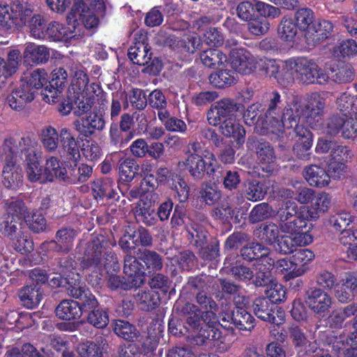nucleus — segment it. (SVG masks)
<instances>
[{
	"label": "nucleus",
	"instance_id": "f257e3e1",
	"mask_svg": "<svg viewBox=\"0 0 357 357\" xmlns=\"http://www.w3.org/2000/svg\"><path fill=\"white\" fill-rule=\"evenodd\" d=\"M301 116L302 105L298 100H293L282 109L279 119L274 121L271 127L264 126V121L259 119L255 126V132L261 135L273 134L278 137L284 130L294 128L296 137L294 151L299 158L308 160V151L311 149L313 142L312 134L303 126L298 124Z\"/></svg>",
	"mask_w": 357,
	"mask_h": 357
},
{
	"label": "nucleus",
	"instance_id": "f03ea898",
	"mask_svg": "<svg viewBox=\"0 0 357 357\" xmlns=\"http://www.w3.org/2000/svg\"><path fill=\"white\" fill-rule=\"evenodd\" d=\"M279 79L284 86L291 85L296 79L306 84H324L327 82L328 76L312 60L297 57L284 61L283 75Z\"/></svg>",
	"mask_w": 357,
	"mask_h": 357
},
{
	"label": "nucleus",
	"instance_id": "7ed1b4c3",
	"mask_svg": "<svg viewBox=\"0 0 357 357\" xmlns=\"http://www.w3.org/2000/svg\"><path fill=\"white\" fill-rule=\"evenodd\" d=\"M68 294L79 299L84 311L91 310L87 316V321L98 328H103L109 323V317L106 311L96 307L98 301L91 291L84 287L74 285L68 288Z\"/></svg>",
	"mask_w": 357,
	"mask_h": 357
},
{
	"label": "nucleus",
	"instance_id": "20e7f679",
	"mask_svg": "<svg viewBox=\"0 0 357 357\" xmlns=\"http://www.w3.org/2000/svg\"><path fill=\"white\" fill-rule=\"evenodd\" d=\"M33 13V9L19 1L10 5L0 4V26L5 30L19 29L25 26Z\"/></svg>",
	"mask_w": 357,
	"mask_h": 357
},
{
	"label": "nucleus",
	"instance_id": "39448f33",
	"mask_svg": "<svg viewBox=\"0 0 357 357\" xmlns=\"http://www.w3.org/2000/svg\"><path fill=\"white\" fill-rule=\"evenodd\" d=\"M182 163L196 181L204 179L206 175L213 176L219 167L214 155L208 152L204 156L191 153Z\"/></svg>",
	"mask_w": 357,
	"mask_h": 357
},
{
	"label": "nucleus",
	"instance_id": "423d86ee",
	"mask_svg": "<svg viewBox=\"0 0 357 357\" xmlns=\"http://www.w3.org/2000/svg\"><path fill=\"white\" fill-rule=\"evenodd\" d=\"M37 142L29 136L22 137L18 141L10 137L3 141L2 149L6 155L13 159L20 154L26 162L35 161L37 158Z\"/></svg>",
	"mask_w": 357,
	"mask_h": 357
},
{
	"label": "nucleus",
	"instance_id": "0eeeda50",
	"mask_svg": "<svg viewBox=\"0 0 357 357\" xmlns=\"http://www.w3.org/2000/svg\"><path fill=\"white\" fill-rule=\"evenodd\" d=\"M105 238L102 235L93 237L84 248L81 266L84 269L91 270L96 273H100L101 257L105 250Z\"/></svg>",
	"mask_w": 357,
	"mask_h": 357
},
{
	"label": "nucleus",
	"instance_id": "6e6552de",
	"mask_svg": "<svg viewBox=\"0 0 357 357\" xmlns=\"http://www.w3.org/2000/svg\"><path fill=\"white\" fill-rule=\"evenodd\" d=\"M325 105L326 98L324 94L319 93H311L307 98V102L302 105V116L312 128H315L321 124Z\"/></svg>",
	"mask_w": 357,
	"mask_h": 357
},
{
	"label": "nucleus",
	"instance_id": "1a4fd4ad",
	"mask_svg": "<svg viewBox=\"0 0 357 357\" xmlns=\"http://www.w3.org/2000/svg\"><path fill=\"white\" fill-rule=\"evenodd\" d=\"M128 57L133 63L139 66H146V71L157 73L161 70L162 66L158 59H152L151 53L148 45L143 40L138 41L128 50Z\"/></svg>",
	"mask_w": 357,
	"mask_h": 357
},
{
	"label": "nucleus",
	"instance_id": "9d476101",
	"mask_svg": "<svg viewBox=\"0 0 357 357\" xmlns=\"http://www.w3.org/2000/svg\"><path fill=\"white\" fill-rule=\"evenodd\" d=\"M83 36V29L79 24L77 26L68 21V26L56 21H52L47 25L45 29V38L54 42H68L75 38L78 39Z\"/></svg>",
	"mask_w": 357,
	"mask_h": 357
},
{
	"label": "nucleus",
	"instance_id": "9b49d317",
	"mask_svg": "<svg viewBox=\"0 0 357 357\" xmlns=\"http://www.w3.org/2000/svg\"><path fill=\"white\" fill-rule=\"evenodd\" d=\"M242 105L234 100L223 98L213 105L208 112L207 120L210 125L216 126L225 119L234 118Z\"/></svg>",
	"mask_w": 357,
	"mask_h": 357
},
{
	"label": "nucleus",
	"instance_id": "f8f14e48",
	"mask_svg": "<svg viewBox=\"0 0 357 357\" xmlns=\"http://www.w3.org/2000/svg\"><path fill=\"white\" fill-rule=\"evenodd\" d=\"M231 66L238 73L250 75L259 70L260 59L243 49L231 51Z\"/></svg>",
	"mask_w": 357,
	"mask_h": 357
},
{
	"label": "nucleus",
	"instance_id": "ddd939ff",
	"mask_svg": "<svg viewBox=\"0 0 357 357\" xmlns=\"http://www.w3.org/2000/svg\"><path fill=\"white\" fill-rule=\"evenodd\" d=\"M73 127L83 137H89L96 131H102L105 128V120L102 114L91 112L75 120Z\"/></svg>",
	"mask_w": 357,
	"mask_h": 357
},
{
	"label": "nucleus",
	"instance_id": "4468645a",
	"mask_svg": "<svg viewBox=\"0 0 357 357\" xmlns=\"http://www.w3.org/2000/svg\"><path fill=\"white\" fill-rule=\"evenodd\" d=\"M305 303L313 312L322 314L329 310L332 305V298L323 289L313 287L307 291Z\"/></svg>",
	"mask_w": 357,
	"mask_h": 357
},
{
	"label": "nucleus",
	"instance_id": "2eb2a0df",
	"mask_svg": "<svg viewBox=\"0 0 357 357\" xmlns=\"http://www.w3.org/2000/svg\"><path fill=\"white\" fill-rule=\"evenodd\" d=\"M67 19L70 22L75 23V26L81 25L83 29H92L98 23V18L86 6H83V3H75Z\"/></svg>",
	"mask_w": 357,
	"mask_h": 357
},
{
	"label": "nucleus",
	"instance_id": "dca6fc26",
	"mask_svg": "<svg viewBox=\"0 0 357 357\" xmlns=\"http://www.w3.org/2000/svg\"><path fill=\"white\" fill-rule=\"evenodd\" d=\"M144 266L130 254L124 258L123 273L135 287H139L145 280Z\"/></svg>",
	"mask_w": 357,
	"mask_h": 357
},
{
	"label": "nucleus",
	"instance_id": "f3484780",
	"mask_svg": "<svg viewBox=\"0 0 357 357\" xmlns=\"http://www.w3.org/2000/svg\"><path fill=\"white\" fill-rule=\"evenodd\" d=\"M246 146L250 151L257 153V158L261 162L270 164L274 162L275 153L269 142L263 139H258L254 136H250Z\"/></svg>",
	"mask_w": 357,
	"mask_h": 357
},
{
	"label": "nucleus",
	"instance_id": "a211bd4d",
	"mask_svg": "<svg viewBox=\"0 0 357 357\" xmlns=\"http://www.w3.org/2000/svg\"><path fill=\"white\" fill-rule=\"evenodd\" d=\"M5 165L3 169V184L7 188L15 189L22 182V168L16 165L15 159L7 155L5 158Z\"/></svg>",
	"mask_w": 357,
	"mask_h": 357
},
{
	"label": "nucleus",
	"instance_id": "6ab92c4d",
	"mask_svg": "<svg viewBox=\"0 0 357 357\" xmlns=\"http://www.w3.org/2000/svg\"><path fill=\"white\" fill-rule=\"evenodd\" d=\"M256 273L253 281L256 287H265L273 284V277L271 271L275 266L273 258H262L255 264Z\"/></svg>",
	"mask_w": 357,
	"mask_h": 357
},
{
	"label": "nucleus",
	"instance_id": "aec40b11",
	"mask_svg": "<svg viewBox=\"0 0 357 357\" xmlns=\"http://www.w3.org/2000/svg\"><path fill=\"white\" fill-rule=\"evenodd\" d=\"M50 49L44 45H37L34 43L26 44L23 52V58L25 61L35 64H43L50 59Z\"/></svg>",
	"mask_w": 357,
	"mask_h": 357
},
{
	"label": "nucleus",
	"instance_id": "412c9836",
	"mask_svg": "<svg viewBox=\"0 0 357 357\" xmlns=\"http://www.w3.org/2000/svg\"><path fill=\"white\" fill-rule=\"evenodd\" d=\"M109 344L107 340L102 337H97L94 342L82 343L77 347V352L82 357H103L107 352Z\"/></svg>",
	"mask_w": 357,
	"mask_h": 357
},
{
	"label": "nucleus",
	"instance_id": "4be33fe9",
	"mask_svg": "<svg viewBox=\"0 0 357 357\" xmlns=\"http://www.w3.org/2000/svg\"><path fill=\"white\" fill-rule=\"evenodd\" d=\"M220 130L226 137H233L236 144L242 146L245 142V130L234 118L225 119L220 123Z\"/></svg>",
	"mask_w": 357,
	"mask_h": 357
},
{
	"label": "nucleus",
	"instance_id": "5701e85b",
	"mask_svg": "<svg viewBox=\"0 0 357 357\" xmlns=\"http://www.w3.org/2000/svg\"><path fill=\"white\" fill-rule=\"evenodd\" d=\"M333 31V24L328 20L314 23L305 34L308 43H319L328 38Z\"/></svg>",
	"mask_w": 357,
	"mask_h": 357
},
{
	"label": "nucleus",
	"instance_id": "b1692460",
	"mask_svg": "<svg viewBox=\"0 0 357 357\" xmlns=\"http://www.w3.org/2000/svg\"><path fill=\"white\" fill-rule=\"evenodd\" d=\"M61 146L67 154V158L77 162L80 158L79 146L77 140L67 128H63L59 131Z\"/></svg>",
	"mask_w": 357,
	"mask_h": 357
},
{
	"label": "nucleus",
	"instance_id": "393cba45",
	"mask_svg": "<svg viewBox=\"0 0 357 357\" xmlns=\"http://www.w3.org/2000/svg\"><path fill=\"white\" fill-rule=\"evenodd\" d=\"M253 311L255 314L260 319L268 321L276 325H279V322L275 317L274 310L277 307L275 304L266 298H259L255 299L253 303Z\"/></svg>",
	"mask_w": 357,
	"mask_h": 357
},
{
	"label": "nucleus",
	"instance_id": "a878e982",
	"mask_svg": "<svg viewBox=\"0 0 357 357\" xmlns=\"http://www.w3.org/2000/svg\"><path fill=\"white\" fill-rule=\"evenodd\" d=\"M222 332L213 326L208 325L202 327L197 335L192 339V344L205 348H212Z\"/></svg>",
	"mask_w": 357,
	"mask_h": 357
},
{
	"label": "nucleus",
	"instance_id": "bb28decb",
	"mask_svg": "<svg viewBox=\"0 0 357 357\" xmlns=\"http://www.w3.org/2000/svg\"><path fill=\"white\" fill-rule=\"evenodd\" d=\"M68 68L73 77L70 91H72L76 95L83 93L89 84V78L84 70L83 66L78 63H72Z\"/></svg>",
	"mask_w": 357,
	"mask_h": 357
},
{
	"label": "nucleus",
	"instance_id": "cd10ccee",
	"mask_svg": "<svg viewBox=\"0 0 357 357\" xmlns=\"http://www.w3.org/2000/svg\"><path fill=\"white\" fill-rule=\"evenodd\" d=\"M305 178L310 185L316 188L327 186L331 180L329 174L318 165H310L305 170Z\"/></svg>",
	"mask_w": 357,
	"mask_h": 357
},
{
	"label": "nucleus",
	"instance_id": "c85d7f7f",
	"mask_svg": "<svg viewBox=\"0 0 357 357\" xmlns=\"http://www.w3.org/2000/svg\"><path fill=\"white\" fill-rule=\"evenodd\" d=\"M83 306L73 300H63L55 309L58 318L63 320H71L79 318L82 314Z\"/></svg>",
	"mask_w": 357,
	"mask_h": 357
},
{
	"label": "nucleus",
	"instance_id": "c756f323",
	"mask_svg": "<svg viewBox=\"0 0 357 357\" xmlns=\"http://www.w3.org/2000/svg\"><path fill=\"white\" fill-rule=\"evenodd\" d=\"M47 82V73L45 69L38 68L31 73L26 80H22L20 86L27 92H31L34 98L35 93Z\"/></svg>",
	"mask_w": 357,
	"mask_h": 357
},
{
	"label": "nucleus",
	"instance_id": "7c9ffc66",
	"mask_svg": "<svg viewBox=\"0 0 357 357\" xmlns=\"http://www.w3.org/2000/svg\"><path fill=\"white\" fill-rule=\"evenodd\" d=\"M281 96L278 91H273L269 96L268 107L265 113V117L261 118L264 121V126L271 127L274 121L279 119L282 112Z\"/></svg>",
	"mask_w": 357,
	"mask_h": 357
},
{
	"label": "nucleus",
	"instance_id": "2f4dec72",
	"mask_svg": "<svg viewBox=\"0 0 357 357\" xmlns=\"http://www.w3.org/2000/svg\"><path fill=\"white\" fill-rule=\"evenodd\" d=\"M19 297L24 306L27 308L37 307L43 298V292L37 285L24 287L19 292Z\"/></svg>",
	"mask_w": 357,
	"mask_h": 357
},
{
	"label": "nucleus",
	"instance_id": "473e14b6",
	"mask_svg": "<svg viewBox=\"0 0 357 357\" xmlns=\"http://www.w3.org/2000/svg\"><path fill=\"white\" fill-rule=\"evenodd\" d=\"M269 249L259 243H250L241 250V255L247 261L256 260L258 262L262 258H271L268 256Z\"/></svg>",
	"mask_w": 357,
	"mask_h": 357
},
{
	"label": "nucleus",
	"instance_id": "72a5a7b5",
	"mask_svg": "<svg viewBox=\"0 0 357 357\" xmlns=\"http://www.w3.org/2000/svg\"><path fill=\"white\" fill-rule=\"evenodd\" d=\"M45 172L47 181H52L54 178L67 181V170L63 167L60 160L54 156L46 160Z\"/></svg>",
	"mask_w": 357,
	"mask_h": 357
},
{
	"label": "nucleus",
	"instance_id": "f704fd0d",
	"mask_svg": "<svg viewBox=\"0 0 357 357\" xmlns=\"http://www.w3.org/2000/svg\"><path fill=\"white\" fill-rule=\"evenodd\" d=\"M176 311L186 319L187 324L193 328H197L201 324V312L197 306L190 303L176 305Z\"/></svg>",
	"mask_w": 357,
	"mask_h": 357
},
{
	"label": "nucleus",
	"instance_id": "c9c22d12",
	"mask_svg": "<svg viewBox=\"0 0 357 357\" xmlns=\"http://www.w3.org/2000/svg\"><path fill=\"white\" fill-rule=\"evenodd\" d=\"M301 213L298 211V206L292 200L287 199L281 202L276 213V217L278 220L279 227L289 222Z\"/></svg>",
	"mask_w": 357,
	"mask_h": 357
},
{
	"label": "nucleus",
	"instance_id": "e433bc0d",
	"mask_svg": "<svg viewBox=\"0 0 357 357\" xmlns=\"http://www.w3.org/2000/svg\"><path fill=\"white\" fill-rule=\"evenodd\" d=\"M138 259L144 263L149 271H158L163 267L162 257L156 252L147 249H139Z\"/></svg>",
	"mask_w": 357,
	"mask_h": 357
},
{
	"label": "nucleus",
	"instance_id": "4c0bfd02",
	"mask_svg": "<svg viewBox=\"0 0 357 357\" xmlns=\"http://www.w3.org/2000/svg\"><path fill=\"white\" fill-rule=\"evenodd\" d=\"M228 318H231V323L240 330L250 331L255 326V319L245 308L235 307Z\"/></svg>",
	"mask_w": 357,
	"mask_h": 357
},
{
	"label": "nucleus",
	"instance_id": "58836bf2",
	"mask_svg": "<svg viewBox=\"0 0 357 357\" xmlns=\"http://www.w3.org/2000/svg\"><path fill=\"white\" fill-rule=\"evenodd\" d=\"M305 208H301V213L289 222L281 225L280 231L283 233L294 234L307 228L309 215L306 213Z\"/></svg>",
	"mask_w": 357,
	"mask_h": 357
},
{
	"label": "nucleus",
	"instance_id": "ea45409f",
	"mask_svg": "<svg viewBox=\"0 0 357 357\" xmlns=\"http://www.w3.org/2000/svg\"><path fill=\"white\" fill-rule=\"evenodd\" d=\"M47 20L43 15L33 13L26 26L29 28L30 36L36 39L45 38Z\"/></svg>",
	"mask_w": 357,
	"mask_h": 357
},
{
	"label": "nucleus",
	"instance_id": "a19ab883",
	"mask_svg": "<svg viewBox=\"0 0 357 357\" xmlns=\"http://www.w3.org/2000/svg\"><path fill=\"white\" fill-rule=\"evenodd\" d=\"M339 241L341 244L348 246L347 257L351 260L357 259V229H344L340 233Z\"/></svg>",
	"mask_w": 357,
	"mask_h": 357
},
{
	"label": "nucleus",
	"instance_id": "79ce46f5",
	"mask_svg": "<svg viewBox=\"0 0 357 357\" xmlns=\"http://www.w3.org/2000/svg\"><path fill=\"white\" fill-rule=\"evenodd\" d=\"M22 229V222L19 218L15 219L6 214L0 224L1 233L10 239H14L20 235Z\"/></svg>",
	"mask_w": 357,
	"mask_h": 357
},
{
	"label": "nucleus",
	"instance_id": "37998d69",
	"mask_svg": "<svg viewBox=\"0 0 357 357\" xmlns=\"http://www.w3.org/2000/svg\"><path fill=\"white\" fill-rule=\"evenodd\" d=\"M274 267L279 273L284 275L287 280L303 275L302 271L299 270V268L296 265L292 257L289 259L284 258L278 259L275 261Z\"/></svg>",
	"mask_w": 357,
	"mask_h": 357
},
{
	"label": "nucleus",
	"instance_id": "c03bdc74",
	"mask_svg": "<svg viewBox=\"0 0 357 357\" xmlns=\"http://www.w3.org/2000/svg\"><path fill=\"white\" fill-rule=\"evenodd\" d=\"M139 167L137 161L131 158L120 160L119 162V174L121 181L130 182L137 174Z\"/></svg>",
	"mask_w": 357,
	"mask_h": 357
},
{
	"label": "nucleus",
	"instance_id": "a18cd8bd",
	"mask_svg": "<svg viewBox=\"0 0 357 357\" xmlns=\"http://www.w3.org/2000/svg\"><path fill=\"white\" fill-rule=\"evenodd\" d=\"M33 99L31 92H27L20 86L8 97V102L12 109L20 111Z\"/></svg>",
	"mask_w": 357,
	"mask_h": 357
},
{
	"label": "nucleus",
	"instance_id": "49530a36",
	"mask_svg": "<svg viewBox=\"0 0 357 357\" xmlns=\"http://www.w3.org/2000/svg\"><path fill=\"white\" fill-rule=\"evenodd\" d=\"M331 203V197L328 194L324 192L317 195L314 193L311 202V206L316 211L310 212L306 209V213L309 215L311 219H317L318 218V212H326L329 208Z\"/></svg>",
	"mask_w": 357,
	"mask_h": 357
},
{
	"label": "nucleus",
	"instance_id": "de8ad7c7",
	"mask_svg": "<svg viewBox=\"0 0 357 357\" xmlns=\"http://www.w3.org/2000/svg\"><path fill=\"white\" fill-rule=\"evenodd\" d=\"M134 213L137 221L143 222L146 226H153L157 222V219L153 215V209L142 200H139L137 203Z\"/></svg>",
	"mask_w": 357,
	"mask_h": 357
},
{
	"label": "nucleus",
	"instance_id": "09e8293b",
	"mask_svg": "<svg viewBox=\"0 0 357 357\" xmlns=\"http://www.w3.org/2000/svg\"><path fill=\"white\" fill-rule=\"evenodd\" d=\"M202 63L208 68H216L227 61V56L217 49H208L199 55Z\"/></svg>",
	"mask_w": 357,
	"mask_h": 357
},
{
	"label": "nucleus",
	"instance_id": "8fccbe9b",
	"mask_svg": "<svg viewBox=\"0 0 357 357\" xmlns=\"http://www.w3.org/2000/svg\"><path fill=\"white\" fill-rule=\"evenodd\" d=\"M235 73L228 69L220 70L211 73L208 77L210 83L217 88L231 86L235 82Z\"/></svg>",
	"mask_w": 357,
	"mask_h": 357
},
{
	"label": "nucleus",
	"instance_id": "3c124183",
	"mask_svg": "<svg viewBox=\"0 0 357 357\" xmlns=\"http://www.w3.org/2000/svg\"><path fill=\"white\" fill-rule=\"evenodd\" d=\"M76 164L69 167L67 172V180L73 183H84L86 181L92 174V167L86 164H81L78 167Z\"/></svg>",
	"mask_w": 357,
	"mask_h": 357
},
{
	"label": "nucleus",
	"instance_id": "603ef678",
	"mask_svg": "<svg viewBox=\"0 0 357 357\" xmlns=\"http://www.w3.org/2000/svg\"><path fill=\"white\" fill-rule=\"evenodd\" d=\"M59 136V133L51 126H47L42 130L41 142L47 151L52 153L57 149Z\"/></svg>",
	"mask_w": 357,
	"mask_h": 357
},
{
	"label": "nucleus",
	"instance_id": "864d4df0",
	"mask_svg": "<svg viewBox=\"0 0 357 357\" xmlns=\"http://www.w3.org/2000/svg\"><path fill=\"white\" fill-rule=\"evenodd\" d=\"M298 26L294 20L283 17L278 28V33L281 39L285 41H293L298 33Z\"/></svg>",
	"mask_w": 357,
	"mask_h": 357
},
{
	"label": "nucleus",
	"instance_id": "5fc2aeb1",
	"mask_svg": "<svg viewBox=\"0 0 357 357\" xmlns=\"http://www.w3.org/2000/svg\"><path fill=\"white\" fill-rule=\"evenodd\" d=\"M137 300L143 310L151 311L160 304V294L153 290L142 291L137 294Z\"/></svg>",
	"mask_w": 357,
	"mask_h": 357
},
{
	"label": "nucleus",
	"instance_id": "6e6d98bb",
	"mask_svg": "<svg viewBox=\"0 0 357 357\" xmlns=\"http://www.w3.org/2000/svg\"><path fill=\"white\" fill-rule=\"evenodd\" d=\"M114 331L119 337L127 341L133 342L139 335V332L135 326L128 321L123 320H117L116 321Z\"/></svg>",
	"mask_w": 357,
	"mask_h": 357
},
{
	"label": "nucleus",
	"instance_id": "4d7b16f0",
	"mask_svg": "<svg viewBox=\"0 0 357 357\" xmlns=\"http://www.w3.org/2000/svg\"><path fill=\"white\" fill-rule=\"evenodd\" d=\"M337 109L344 115L351 114L357 109V97L349 93H342L336 99Z\"/></svg>",
	"mask_w": 357,
	"mask_h": 357
},
{
	"label": "nucleus",
	"instance_id": "13d9d810",
	"mask_svg": "<svg viewBox=\"0 0 357 357\" xmlns=\"http://www.w3.org/2000/svg\"><path fill=\"white\" fill-rule=\"evenodd\" d=\"M294 20L298 29L306 33L314 20V12L308 8H299L294 13Z\"/></svg>",
	"mask_w": 357,
	"mask_h": 357
},
{
	"label": "nucleus",
	"instance_id": "bf43d9fd",
	"mask_svg": "<svg viewBox=\"0 0 357 357\" xmlns=\"http://www.w3.org/2000/svg\"><path fill=\"white\" fill-rule=\"evenodd\" d=\"M26 176L29 181L40 183L47 182L45 169L40 165L38 158L35 161H26Z\"/></svg>",
	"mask_w": 357,
	"mask_h": 357
},
{
	"label": "nucleus",
	"instance_id": "052dcab7",
	"mask_svg": "<svg viewBox=\"0 0 357 357\" xmlns=\"http://www.w3.org/2000/svg\"><path fill=\"white\" fill-rule=\"evenodd\" d=\"M259 70L267 76L274 77L278 82L284 86V84L279 79V77L283 75L284 61L282 62V68L280 70V66L275 60L260 59Z\"/></svg>",
	"mask_w": 357,
	"mask_h": 357
},
{
	"label": "nucleus",
	"instance_id": "680f3d73",
	"mask_svg": "<svg viewBox=\"0 0 357 357\" xmlns=\"http://www.w3.org/2000/svg\"><path fill=\"white\" fill-rule=\"evenodd\" d=\"M76 236V231L71 228H62L56 231L55 238L63 248L64 254L68 253L72 249Z\"/></svg>",
	"mask_w": 357,
	"mask_h": 357
},
{
	"label": "nucleus",
	"instance_id": "e2e57ef3",
	"mask_svg": "<svg viewBox=\"0 0 357 357\" xmlns=\"http://www.w3.org/2000/svg\"><path fill=\"white\" fill-rule=\"evenodd\" d=\"M92 190L96 199L98 197H107L108 199L114 197L115 192L113 189V182L108 178L94 181L92 185Z\"/></svg>",
	"mask_w": 357,
	"mask_h": 357
},
{
	"label": "nucleus",
	"instance_id": "0e129e2a",
	"mask_svg": "<svg viewBox=\"0 0 357 357\" xmlns=\"http://www.w3.org/2000/svg\"><path fill=\"white\" fill-rule=\"evenodd\" d=\"M6 215L15 219L19 218L22 222L31 215V211L22 201L14 200L8 204Z\"/></svg>",
	"mask_w": 357,
	"mask_h": 357
},
{
	"label": "nucleus",
	"instance_id": "69168bd1",
	"mask_svg": "<svg viewBox=\"0 0 357 357\" xmlns=\"http://www.w3.org/2000/svg\"><path fill=\"white\" fill-rule=\"evenodd\" d=\"M333 52L336 56L355 57L357 56V42L353 39L342 40L333 47Z\"/></svg>",
	"mask_w": 357,
	"mask_h": 357
},
{
	"label": "nucleus",
	"instance_id": "338daca9",
	"mask_svg": "<svg viewBox=\"0 0 357 357\" xmlns=\"http://www.w3.org/2000/svg\"><path fill=\"white\" fill-rule=\"evenodd\" d=\"M285 333L289 335L296 348L305 347L310 342L303 331L298 326H288Z\"/></svg>",
	"mask_w": 357,
	"mask_h": 357
},
{
	"label": "nucleus",
	"instance_id": "774afa93",
	"mask_svg": "<svg viewBox=\"0 0 357 357\" xmlns=\"http://www.w3.org/2000/svg\"><path fill=\"white\" fill-rule=\"evenodd\" d=\"M260 229L261 238L270 245H275L280 237L279 225H277L273 222L264 223L261 225Z\"/></svg>",
	"mask_w": 357,
	"mask_h": 357
}]
</instances>
